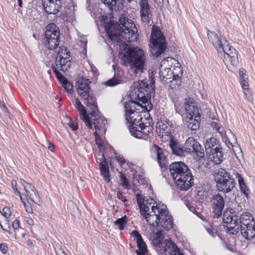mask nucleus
<instances>
[{"mask_svg": "<svg viewBox=\"0 0 255 255\" xmlns=\"http://www.w3.org/2000/svg\"><path fill=\"white\" fill-rule=\"evenodd\" d=\"M0 251L3 254H6L8 252V247L5 243L0 244Z\"/></svg>", "mask_w": 255, "mask_h": 255, "instance_id": "5fc2aeb1", "label": "nucleus"}, {"mask_svg": "<svg viewBox=\"0 0 255 255\" xmlns=\"http://www.w3.org/2000/svg\"><path fill=\"white\" fill-rule=\"evenodd\" d=\"M121 60L124 65H129L136 70L142 71L145 63L146 56L144 51L142 49L128 47Z\"/></svg>", "mask_w": 255, "mask_h": 255, "instance_id": "7ed1b4c3", "label": "nucleus"}, {"mask_svg": "<svg viewBox=\"0 0 255 255\" xmlns=\"http://www.w3.org/2000/svg\"><path fill=\"white\" fill-rule=\"evenodd\" d=\"M85 101V104L86 105L87 107H90L92 111H99L98 109L97 103L96 102V99L95 98L93 97L92 96H87V98H82Z\"/></svg>", "mask_w": 255, "mask_h": 255, "instance_id": "72a5a7b5", "label": "nucleus"}, {"mask_svg": "<svg viewBox=\"0 0 255 255\" xmlns=\"http://www.w3.org/2000/svg\"><path fill=\"white\" fill-rule=\"evenodd\" d=\"M200 122V116L192 117V116H187L186 125L192 130H196L199 129Z\"/></svg>", "mask_w": 255, "mask_h": 255, "instance_id": "7c9ffc66", "label": "nucleus"}, {"mask_svg": "<svg viewBox=\"0 0 255 255\" xmlns=\"http://www.w3.org/2000/svg\"><path fill=\"white\" fill-rule=\"evenodd\" d=\"M207 36L209 41L219 53L223 46L227 43V41L224 37L221 36L219 37L218 35L215 31L208 30Z\"/></svg>", "mask_w": 255, "mask_h": 255, "instance_id": "aec40b11", "label": "nucleus"}, {"mask_svg": "<svg viewBox=\"0 0 255 255\" xmlns=\"http://www.w3.org/2000/svg\"><path fill=\"white\" fill-rule=\"evenodd\" d=\"M172 127L166 120H160L156 125V132L161 137L169 135L171 133Z\"/></svg>", "mask_w": 255, "mask_h": 255, "instance_id": "b1692460", "label": "nucleus"}, {"mask_svg": "<svg viewBox=\"0 0 255 255\" xmlns=\"http://www.w3.org/2000/svg\"><path fill=\"white\" fill-rule=\"evenodd\" d=\"M225 217L226 215L224 214L223 220L224 223L227 224L226 226L228 232L233 235L236 234L239 230V226L237 221L235 219L234 220L232 217L225 218Z\"/></svg>", "mask_w": 255, "mask_h": 255, "instance_id": "c85d7f7f", "label": "nucleus"}, {"mask_svg": "<svg viewBox=\"0 0 255 255\" xmlns=\"http://www.w3.org/2000/svg\"><path fill=\"white\" fill-rule=\"evenodd\" d=\"M209 152V158L215 164L219 165L223 161V149L219 145L210 150Z\"/></svg>", "mask_w": 255, "mask_h": 255, "instance_id": "bb28decb", "label": "nucleus"}, {"mask_svg": "<svg viewBox=\"0 0 255 255\" xmlns=\"http://www.w3.org/2000/svg\"><path fill=\"white\" fill-rule=\"evenodd\" d=\"M154 81L152 78L149 80L147 79L140 80L138 82L137 90L135 93L137 95L136 99L145 105L142 106L132 100L125 104V118L128 124V127L129 130L131 128L137 127L143 121L141 113L136 111V106H140L142 108V113L145 111L148 113L152 109V105L148 102V98L151 96L152 91H154Z\"/></svg>", "mask_w": 255, "mask_h": 255, "instance_id": "f257e3e1", "label": "nucleus"}, {"mask_svg": "<svg viewBox=\"0 0 255 255\" xmlns=\"http://www.w3.org/2000/svg\"><path fill=\"white\" fill-rule=\"evenodd\" d=\"M26 235V233H23L22 234V237L23 238H24L25 237V236Z\"/></svg>", "mask_w": 255, "mask_h": 255, "instance_id": "774afa93", "label": "nucleus"}, {"mask_svg": "<svg viewBox=\"0 0 255 255\" xmlns=\"http://www.w3.org/2000/svg\"><path fill=\"white\" fill-rule=\"evenodd\" d=\"M149 46L151 54L155 57H159L167 48L165 37L158 26L154 25L152 27Z\"/></svg>", "mask_w": 255, "mask_h": 255, "instance_id": "20e7f679", "label": "nucleus"}, {"mask_svg": "<svg viewBox=\"0 0 255 255\" xmlns=\"http://www.w3.org/2000/svg\"><path fill=\"white\" fill-rule=\"evenodd\" d=\"M188 167L182 162H174L172 163L169 167L170 174L174 181L180 178L185 174V176L188 175L186 172L188 171Z\"/></svg>", "mask_w": 255, "mask_h": 255, "instance_id": "dca6fc26", "label": "nucleus"}, {"mask_svg": "<svg viewBox=\"0 0 255 255\" xmlns=\"http://www.w3.org/2000/svg\"><path fill=\"white\" fill-rule=\"evenodd\" d=\"M116 160L118 161L120 165L122 166L126 162V160L122 155H118L116 157Z\"/></svg>", "mask_w": 255, "mask_h": 255, "instance_id": "13d9d810", "label": "nucleus"}, {"mask_svg": "<svg viewBox=\"0 0 255 255\" xmlns=\"http://www.w3.org/2000/svg\"><path fill=\"white\" fill-rule=\"evenodd\" d=\"M70 52L65 46L59 47L56 57L55 64L60 70L66 72L70 67Z\"/></svg>", "mask_w": 255, "mask_h": 255, "instance_id": "ddd939ff", "label": "nucleus"}, {"mask_svg": "<svg viewBox=\"0 0 255 255\" xmlns=\"http://www.w3.org/2000/svg\"><path fill=\"white\" fill-rule=\"evenodd\" d=\"M106 84L109 86H114L117 85L118 82L117 79L113 78L107 81Z\"/></svg>", "mask_w": 255, "mask_h": 255, "instance_id": "4d7b16f0", "label": "nucleus"}, {"mask_svg": "<svg viewBox=\"0 0 255 255\" xmlns=\"http://www.w3.org/2000/svg\"><path fill=\"white\" fill-rule=\"evenodd\" d=\"M128 219L126 216L124 217L118 219L115 222V224L118 226L119 229L120 230H123L124 229L127 223Z\"/></svg>", "mask_w": 255, "mask_h": 255, "instance_id": "a19ab883", "label": "nucleus"}, {"mask_svg": "<svg viewBox=\"0 0 255 255\" xmlns=\"http://www.w3.org/2000/svg\"><path fill=\"white\" fill-rule=\"evenodd\" d=\"M217 139L214 137H211L207 139L205 144L207 152H208V150H211L212 149H214L213 147L217 145Z\"/></svg>", "mask_w": 255, "mask_h": 255, "instance_id": "e433bc0d", "label": "nucleus"}, {"mask_svg": "<svg viewBox=\"0 0 255 255\" xmlns=\"http://www.w3.org/2000/svg\"><path fill=\"white\" fill-rule=\"evenodd\" d=\"M136 197L140 214L150 226H156L160 223L165 230H169L173 228L172 217L168 215L166 205H157L153 198L143 196L139 193Z\"/></svg>", "mask_w": 255, "mask_h": 255, "instance_id": "f03ea898", "label": "nucleus"}, {"mask_svg": "<svg viewBox=\"0 0 255 255\" xmlns=\"http://www.w3.org/2000/svg\"><path fill=\"white\" fill-rule=\"evenodd\" d=\"M11 185L14 194L15 195H20V191L18 190L17 187V182L15 180H12L11 181Z\"/></svg>", "mask_w": 255, "mask_h": 255, "instance_id": "603ef678", "label": "nucleus"}, {"mask_svg": "<svg viewBox=\"0 0 255 255\" xmlns=\"http://www.w3.org/2000/svg\"><path fill=\"white\" fill-rule=\"evenodd\" d=\"M169 146L174 154L179 156L184 155L185 152L184 148L182 147L180 144L173 137H171L170 139Z\"/></svg>", "mask_w": 255, "mask_h": 255, "instance_id": "2f4dec72", "label": "nucleus"}, {"mask_svg": "<svg viewBox=\"0 0 255 255\" xmlns=\"http://www.w3.org/2000/svg\"><path fill=\"white\" fill-rule=\"evenodd\" d=\"M245 99L250 103H253L254 97L249 86L248 87H242Z\"/></svg>", "mask_w": 255, "mask_h": 255, "instance_id": "4c0bfd02", "label": "nucleus"}, {"mask_svg": "<svg viewBox=\"0 0 255 255\" xmlns=\"http://www.w3.org/2000/svg\"><path fill=\"white\" fill-rule=\"evenodd\" d=\"M27 245L29 247L33 246V241L31 239H28L27 241Z\"/></svg>", "mask_w": 255, "mask_h": 255, "instance_id": "0e129e2a", "label": "nucleus"}, {"mask_svg": "<svg viewBox=\"0 0 255 255\" xmlns=\"http://www.w3.org/2000/svg\"><path fill=\"white\" fill-rule=\"evenodd\" d=\"M19 197H20V200L22 202V203H23V204H25V203H26L28 201H27L25 199L23 198L22 196H21V193L20 192V195H18Z\"/></svg>", "mask_w": 255, "mask_h": 255, "instance_id": "e2e57ef3", "label": "nucleus"}, {"mask_svg": "<svg viewBox=\"0 0 255 255\" xmlns=\"http://www.w3.org/2000/svg\"><path fill=\"white\" fill-rule=\"evenodd\" d=\"M45 46L49 50H53L57 48L60 41V32L54 23L49 24L45 33Z\"/></svg>", "mask_w": 255, "mask_h": 255, "instance_id": "9d476101", "label": "nucleus"}, {"mask_svg": "<svg viewBox=\"0 0 255 255\" xmlns=\"http://www.w3.org/2000/svg\"><path fill=\"white\" fill-rule=\"evenodd\" d=\"M96 144L99 149V151L95 153V157L97 163L99 165L101 175L105 181L109 183L111 180L110 174L105 155L107 153V151H111L114 149L112 146L109 144L106 140H103L101 142V148L99 147L100 146H99L97 143Z\"/></svg>", "mask_w": 255, "mask_h": 255, "instance_id": "39448f33", "label": "nucleus"}, {"mask_svg": "<svg viewBox=\"0 0 255 255\" xmlns=\"http://www.w3.org/2000/svg\"><path fill=\"white\" fill-rule=\"evenodd\" d=\"M134 178H136L138 182L141 185H145L146 183V178L142 175H138L137 177H134Z\"/></svg>", "mask_w": 255, "mask_h": 255, "instance_id": "864d4df0", "label": "nucleus"}, {"mask_svg": "<svg viewBox=\"0 0 255 255\" xmlns=\"http://www.w3.org/2000/svg\"><path fill=\"white\" fill-rule=\"evenodd\" d=\"M145 122L143 121L137 127L130 129L131 135L137 138L146 139L153 133V127L150 121L151 119L147 117L145 119Z\"/></svg>", "mask_w": 255, "mask_h": 255, "instance_id": "9b49d317", "label": "nucleus"}, {"mask_svg": "<svg viewBox=\"0 0 255 255\" xmlns=\"http://www.w3.org/2000/svg\"><path fill=\"white\" fill-rule=\"evenodd\" d=\"M24 221L27 225L30 226H32L34 225V221L32 219L29 217H25Z\"/></svg>", "mask_w": 255, "mask_h": 255, "instance_id": "052dcab7", "label": "nucleus"}, {"mask_svg": "<svg viewBox=\"0 0 255 255\" xmlns=\"http://www.w3.org/2000/svg\"><path fill=\"white\" fill-rule=\"evenodd\" d=\"M20 182L21 184L23 186L24 190L26 192L27 195L29 194L33 191H35L36 189L33 184L27 182L23 179H20Z\"/></svg>", "mask_w": 255, "mask_h": 255, "instance_id": "f704fd0d", "label": "nucleus"}, {"mask_svg": "<svg viewBox=\"0 0 255 255\" xmlns=\"http://www.w3.org/2000/svg\"><path fill=\"white\" fill-rule=\"evenodd\" d=\"M101 1L107 5L110 9H113L117 4V0H101Z\"/></svg>", "mask_w": 255, "mask_h": 255, "instance_id": "de8ad7c7", "label": "nucleus"}, {"mask_svg": "<svg viewBox=\"0 0 255 255\" xmlns=\"http://www.w3.org/2000/svg\"><path fill=\"white\" fill-rule=\"evenodd\" d=\"M213 212L217 218L220 217L225 206L224 198L219 194H214L212 197Z\"/></svg>", "mask_w": 255, "mask_h": 255, "instance_id": "a211bd4d", "label": "nucleus"}, {"mask_svg": "<svg viewBox=\"0 0 255 255\" xmlns=\"http://www.w3.org/2000/svg\"><path fill=\"white\" fill-rule=\"evenodd\" d=\"M31 201L35 204L40 205L41 202V200L37 191L35 189V191L31 192L27 195Z\"/></svg>", "mask_w": 255, "mask_h": 255, "instance_id": "c9c22d12", "label": "nucleus"}, {"mask_svg": "<svg viewBox=\"0 0 255 255\" xmlns=\"http://www.w3.org/2000/svg\"><path fill=\"white\" fill-rule=\"evenodd\" d=\"M211 126L216 132H219L220 133H222V131L220 130L221 128V126L219 123H218L214 121L211 122Z\"/></svg>", "mask_w": 255, "mask_h": 255, "instance_id": "8fccbe9b", "label": "nucleus"}, {"mask_svg": "<svg viewBox=\"0 0 255 255\" xmlns=\"http://www.w3.org/2000/svg\"><path fill=\"white\" fill-rule=\"evenodd\" d=\"M47 145L48 148L52 152H54L55 148V146L53 143H51L49 141H47Z\"/></svg>", "mask_w": 255, "mask_h": 255, "instance_id": "680f3d73", "label": "nucleus"}, {"mask_svg": "<svg viewBox=\"0 0 255 255\" xmlns=\"http://www.w3.org/2000/svg\"><path fill=\"white\" fill-rule=\"evenodd\" d=\"M120 179L121 181V184L124 188L127 189H129L130 188V184L127 179L126 176L122 173H121Z\"/></svg>", "mask_w": 255, "mask_h": 255, "instance_id": "a18cd8bd", "label": "nucleus"}, {"mask_svg": "<svg viewBox=\"0 0 255 255\" xmlns=\"http://www.w3.org/2000/svg\"><path fill=\"white\" fill-rule=\"evenodd\" d=\"M18 5L20 7H22V0H18Z\"/></svg>", "mask_w": 255, "mask_h": 255, "instance_id": "338daca9", "label": "nucleus"}, {"mask_svg": "<svg viewBox=\"0 0 255 255\" xmlns=\"http://www.w3.org/2000/svg\"><path fill=\"white\" fill-rule=\"evenodd\" d=\"M216 187L218 191L224 193L231 192L235 187V180L224 168H220L215 172Z\"/></svg>", "mask_w": 255, "mask_h": 255, "instance_id": "423d86ee", "label": "nucleus"}, {"mask_svg": "<svg viewBox=\"0 0 255 255\" xmlns=\"http://www.w3.org/2000/svg\"><path fill=\"white\" fill-rule=\"evenodd\" d=\"M185 151L192 154L194 158L202 161L205 159L204 148L193 137H188L184 144Z\"/></svg>", "mask_w": 255, "mask_h": 255, "instance_id": "f8f14e48", "label": "nucleus"}, {"mask_svg": "<svg viewBox=\"0 0 255 255\" xmlns=\"http://www.w3.org/2000/svg\"><path fill=\"white\" fill-rule=\"evenodd\" d=\"M12 228L14 230H18L20 227V224L19 220L16 218L13 222H12Z\"/></svg>", "mask_w": 255, "mask_h": 255, "instance_id": "6e6d98bb", "label": "nucleus"}, {"mask_svg": "<svg viewBox=\"0 0 255 255\" xmlns=\"http://www.w3.org/2000/svg\"><path fill=\"white\" fill-rule=\"evenodd\" d=\"M75 107L79 112L81 118L85 123L86 126L89 128H92L91 118L87 115L85 107L81 104L78 98L75 99Z\"/></svg>", "mask_w": 255, "mask_h": 255, "instance_id": "393cba45", "label": "nucleus"}, {"mask_svg": "<svg viewBox=\"0 0 255 255\" xmlns=\"http://www.w3.org/2000/svg\"><path fill=\"white\" fill-rule=\"evenodd\" d=\"M52 69L55 76L61 83L66 79V78L59 72L60 68H58L56 65L52 67Z\"/></svg>", "mask_w": 255, "mask_h": 255, "instance_id": "37998d69", "label": "nucleus"}, {"mask_svg": "<svg viewBox=\"0 0 255 255\" xmlns=\"http://www.w3.org/2000/svg\"><path fill=\"white\" fill-rule=\"evenodd\" d=\"M239 77H240V83L242 87H248L249 86V77L247 74L246 70L241 68L239 69Z\"/></svg>", "mask_w": 255, "mask_h": 255, "instance_id": "473e14b6", "label": "nucleus"}, {"mask_svg": "<svg viewBox=\"0 0 255 255\" xmlns=\"http://www.w3.org/2000/svg\"><path fill=\"white\" fill-rule=\"evenodd\" d=\"M171 79H172L169 80L168 83V84H169V86L170 88L174 89L178 88L181 85V78L172 77Z\"/></svg>", "mask_w": 255, "mask_h": 255, "instance_id": "58836bf2", "label": "nucleus"}, {"mask_svg": "<svg viewBox=\"0 0 255 255\" xmlns=\"http://www.w3.org/2000/svg\"><path fill=\"white\" fill-rule=\"evenodd\" d=\"M61 0L42 1V4L45 11L48 14H56L61 6Z\"/></svg>", "mask_w": 255, "mask_h": 255, "instance_id": "a878e982", "label": "nucleus"}, {"mask_svg": "<svg viewBox=\"0 0 255 255\" xmlns=\"http://www.w3.org/2000/svg\"><path fill=\"white\" fill-rule=\"evenodd\" d=\"M117 197L124 202L125 205H126V203L128 202V200L126 198L125 194L123 192L119 191L117 192Z\"/></svg>", "mask_w": 255, "mask_h": 255, "instance_id": "3c124183", "label": "nucleus"}, {"mask_svg": "<svg viewBox=\"0 0 255 255\" xmlns=\"http://www.w3.org/2000/svg\"><path fill=\"white\" fill-rule=\"evenodd\" d=\"M3 108L4 109V110L5 112H7L8 113H9V111L8 109V108L6 107V106L5 105H3L2 106Z\"/></svg>", "mask_w": 255, "mask_h": 255, "instance_id": "69168bd1", "label": "nucleus"}, {"mask_svg": "<svg viewBox=\"0 0 255 255\" xmlns=\"http://www.w3.org/2000/svg\"><path fill=\"white\" fill-rule=\"evenodd\" d=\"M150 150L156 154V160L160 168L167 170L168 165L167 151L156 144L151 146Z\"/></svg>", "mask_w": 255, "mask_h": 255, "instance_id": "2eb2a0df", "label": "nucleus"}, {"mask_svg": "<svg viewBox=\"0 0 255 255\" xmlns=\"http://www.w3.org/2000/svg\"><path fill=\"white\" fill-rule=\"evenodd\" d=\"M166 61L163 60L159 67V78L163 84H168L169 80L171 79L172 75L170 68L164 67Z\"/></svg>", "mask_w": 255, "mask_h": 255, "instance_id": "cd10ccee", "label": "nucleus"}, {"mask_svg": "<svg viewBox=\"0 0 255 255\" xmlns=\"http://www.w3.org/2000/svg\"><path fill=\"white\" fill-rule=\"evenodd\" d=\"M186 172L188 175L185 176V174H183L174 182L177 187L182 191L188 190L194 184L193 176L191 170L189 169Z\"/></svg>", "mask_w": 255, "mask_h": 255, "instance_id": "f3484780", "label": "nucleus"}, {"mask_svg": "<svg viewBox=\"0 0 255 255\" xmlns=\"http://www.w3.org/2000/svg\"><path fill=\"white\" fill-rule=\"evenodd\" d=\"M23 205L25 207V211L27 213H32V211H33L32 208L31 206H30V203L28 202V201H27V202L26 203H25V204H24Z\"/></svg>", "mask_w": 255, "mask_h": 255, "instance_id": "bf43d9fd", "label": "nucleus"}, {"mask_svg": "<svg viewBox=\"0 0 255 255\" xmlns=\"http://www.w3.org/2000/svg\"><path fill=\"white\" fill-rule=\"evenodd\" d=\"M119 22L120 25H122L120 29H122L120 36L128 42L136 41L138 36L137 30L134 23L125 17H121Z\"/></svg>", "mask_w": 255, "mask_h": 255, "instance_id": "1a4fd4ad", "label": "nucleus"}, {"mask_svg": "<svg viewBox=\"0 0 255 255\" xmlns=\"http://www.w3.org/2000/svg\"><path fill=\"white\" fill-rule=\"evenodd\" d=\"M2 215L6 219L8 218L11 214V211L9 207H5L3 208L2 211L1 212Z\"/></svg>", "mask_w": 255, "mask_h": 255, "instance_id": "09e8293b", "label": "nucleus"}, {"mask_svg": "<svg viewBox=\"0 0 255 255\" xmlns=\"http://www.w3.org/2000/svg\"><path fill=\"white\" fill-rule=\"evenodd\" d=\"M172 77L181 78L182 75V68L180 66H175L171 71Z\"/></svg>", "mask_w": 255, "mask_h": 255, "instance_id": "c03bdc74", "label": "nucleus"}, {"mask_svg": "<svg viewBox=\"0 0 255 255\" xmlns=\"http://www.w3.org/2000/svg\"><path fill=\"white\" fill-rule=\"evenodd\" d=\"M90 83L88 79L85 78H81L76 82V88L77 93L82 98H87L90 94Z\"/></svg>", "mask_w": 255, "mask_h": 255, "instance_id": "412c9836", "label": "nucleus"}, {"mask_svg": "<svg viewBox=\"0 0 255 255\" xmlns=\"http://www.w3.org/2000/svg\"><path fill=\"white\" fill-rule=\"evenodd\" d=\"M140 16L142 22L148 23L151 16V11L148 0H139Z\"/></svg>", "mask_w": 255, "mask_h": 255, "instance_id": "4be33fe9", "label": "nucleus"}, {"mask_svg": "<svg viewBox=\"0 0 255 255\" xmlns=\"http://www.w3.org/2000/svg\"><path fill=\"white\" fill-rule=\"evenodd\" d=\"M160 233H157L156 236L158 239H157V244L159 248H162L161 250L165 252V255H183L171 241L166 240L163 243L162 242L163 238H160L159 236Z\"/></svg>", "mask_w": 255, "mask_h": 255, "instance_id": "4468645a", "label": "nucleus"}, {"mask_svg": "<svg viewBox=\"0 0 255 255\" xmlns=\"http://www.w3.org/2000/svg\"><path fill=\"white\" fill-rule=\"evenodd\" d=\"M130 235L133 237L134 240L136 242L137 245L138 250L135 251L136 255L148 254V251L147 245L139 232L134 230L131 232Z\"/></svg>", "mask_w": 255, "mask_h": 255, "instance_id": "6ab92c4d", "label": "nucleus"}, {"mask_svg": "<svg viewBox=\"0 0 255 255\" xmlns=\"http://www.w3.org/2000/svg\"><path fill=\"white\" fill-rule=\"evenodd\" d=\"M240 231L243 236L249 240L255 237V221L248 212L243 213L240 218Z\"/></svg>", "mask_w": 255, "mask_h": 255, "instance_id": "6e6552de", "label": "nucleus"}, {"mask_svg": "<svg viewBox=\"0 0 255 255\" xmlns=\"http://www.w3.org/2000/svg\"><path fill=\"white\" fill-rule=\"evenodd\" d=\"M223 52L224 54H226L229 58L231 63L233 66L237 65L239 62L238 60V53L236 49L230 45L228 42L223 46L221 49L220 52Z\"/></svg>", "mask_w": 255, "mask_h": 255, "instance_id": "5701e85b", "label": "nucleus"}, {"mask_svg": "<svg viewBox=\"0 0 255 255\" xmlns=\"http://www.w3.org/2000/svg\"><path fill=\"white\" fill-rule=\"evenodd\" d=\"M184 107L186 111V116H192V117L200 116L198 108L195 103L191 102L190 103L188 101H187L184 103Z\"/></svg>", "mask_w": 255, "mask_h": 255, "instance_id": "c756f323", "label": "nucleus"}, {"mask_svg": "<svg viewBox=\"0 0 255 255\" xmlns=\"http://www.w3.org/2000/svg\"><path fill=\"white\" fill-rule=\"evenodd\" d=\"M239 184L240 188L242 193L245 194L246 196H248L250 193V190L248 188L246 183L244 182V180L242 177L239 178Z\"/></svg>", "mask_w": 255, "mask_h": 255, "instance_id": "ea45409f", "label": "nucleus"}, {"mask_svg": "<svg viewBox=\"0 0 255 255\" xmlns=\"http://www.w3.org/2000/svg\"><path fill=\"white\" fill-rule=\"evenodd\" d=\"M90 115L93 118L92 125H94L96 131L94 133L96 143H97L101 148V142L104 139L100 135V134H105L106 131L107 119L99 111H91Z\"/></svg>", "mask_w": 255, "mask_h": 255, "instance_id": "0eeeda50", "label": "nucleus"}, {"mask_svg": "<svg viewBox=\"0 0 255 255\" xmlns=\"http://www.w3.org/2000/svg\"><path fill=\"white\" fill-rule=\"evenodd\" d=\"M66 119L68 121L67 124L69 126V127L71 128L73 130H76L78 128V124L76 122L73 121L71 118L69 117H66Z\"/></svg>", "mask_w": 255, "mask_h": 255, "instance_id": "49530a36", "label": "nucleus"}, {"mask_svg": "<svg viewBox=\"0 0 255 255\" xmlns=\"http://www.w3.org/2000/svg\"><path fill=\"white\" fill-rule=\"evenodd\" d=\"M61 84L65 90V91L69 94H72L73 92V85L69 82L66 79L61 82Z\"/></svg>", "mask_w": 255, "mask_h": 255, "instance_id": "79ce46f5", "label": "nucleus"}]
</instances>
